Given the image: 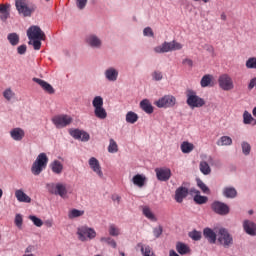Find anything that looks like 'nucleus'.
<instances>
[{
    "mask_svg": "<svg viewBox=\"0 0 256 256\" xmlns=\"http://www.w3.org/2000/svg\"><path fill=\"white\" fill-rule=\"evenodd\" d=\"M27 37L29 39L28 45H32L35 51L41 49V41H45V32L39 26H30L27 30Z\"/></svg>",
    "mask_w": 256,
    "mask_h": 256,
    "instance_id": "f257e3e1",
    "label": "nucleus"
},
{
    "mask_svg": "<svg viewBox=\"0 0 256 256\" xmlns=\"http://www.w3.org/2000/svg\"><path fill=\"white\" fill-rule=\"evenodd\" d=\"M48 163L49 157H47V154L45 152L40 153L32 164L31 173L35 176L41 175L47 169Z\"/></svg>",
    "mask_w": 256,
    "mask_h": 256,
    "instance_id": "f03ea898",
    "label": "nucleus"
},
{
    "mask_svg": "<svg viewBox=\"0 0 256 256\" xmlns=\"http://www.w3.org/2000/svg\"><path fill=\"white\" fill-rule=\"evenodd\" d=\"M186 98V103L190 109H200V107H204L205 105V99L199 97L193 89L186 91Z\"/></svg>",
    "mask_w": 256,
    "mask_h": 256,
    "instance_id": "7ed1b4c3",
    "label": "nucleus"
},
{
    "mask_svg": "<svg viewBox=\"0 0 256 256\" xmlns=\"http://www.w3.org/2000/svg\"><path fill=\"white\" fill-rule=\"evenodd\" d=\"M46 189L50 195H56L61 197V199H67V184L63 182L58 183H48L46 184Z\"/></svg>",
    "mask_w": 256,
    "mask_h": 256,
    "instance_id": "20e7f679",
    "label": "nucleus"
},
{
    "mask_svg": "<svg viewBox=\"0 0 256 256\" xmlns=\"http://www.w3.org/2000/svg\"><path fill=\"white\" fill-rule=\"evenodd\" d=\"M181 49H183V44L176 40H172L170 42L165 41L161 45L154 47V53H171L172 51H181Z\"/></svg>",
    "mask_w": 256,
    "mask_h": 256,
    "instance_id": "39448f33",
    "label": "nucleus"
},
{
    "mask_svg": "<svg viewBox=\"0 0 256 256\" xmlns=\"http://www.w3.org/2000/svg\"><path fill=\"white\" fill-rule=\"evenodd\" d=\"M217 242L221 247H224V249H229L230 247H233V235L229 233V230L227 228H219L218 230V238Z\"/></svg>",
    "mask_w": 256,
    "mask_h": 256,
    "instance_id": "423d86ee",
    "label": "nucleus"
},
{
    "mask_svg": "<svg viewBox=\"0 0 256 256\" xmlns=\"http://www.w3.org/2000/svg\"><path fill=\"white\" fill-rule=\"evenodd\" d=\"M76 235H78L79 241L85 243V241H93L97 237V232L94 228L87 225L79 226L77 228Z\"/></svg>",
    "mask_w": 256,
    "mask_h": 256,
    "instance_id": "0eeeda50",
    "label": "nucleus"
},
{
    "mask_svg": "<svg viewBox=\"0 0 256 256\" xmlns=\"http://www.w3.org/2000/svg\"><path fill=\"white\" fill-rule=\"evenodd\" d=\"M15 5L18 13L23 17H31L35 13V9H37V6L27 4V0H15Z\"/></svg>",
    "mask_w": 256,
    "mask_h": 256,
    "instance_id": "6e6552de",
    "label": "nucleus"
},
{
    "mask_svg": "<svg viewBox=\"0 0 256 256\" xmlns=\"http://www.w3.org/2000/svg\"><path fill=\"white\" fill-rule=\"evenodd\" d=\"M51 121L56 129H65V127H69L73 123V117L69 114H58Z\"/></svg>",
    "mask_w": 256,
    "mask_h": 256,
    "instance_id": "1a4fd4ad",
    "label": "nucleus"
},
{
    "mask_svg": "<svg viewBox=\"0 0 256 256\" xmlns=\"http://www.w3.org/2000/svg\"><path fill=\"white\" fill-rule=\"evenodd\" d=\"M154 105H156L158 109H172V107L177 105V98L171 94H167L159 98Z\"/></svg>",
    "mask_w": 256,
    "mask_h": 256,
    "instance_id": "9d476101",
    "label": "nucleus"
},
{
    "mask_svg": "<svg viewBox=\"0 0 256 256\" xmlns=\"http://www.w3.org/2000/svg\"><path fill=\"white\" fill-rule=\"evenodd\" d=\"M84 42L90 49H103V38L95 33L87 34Z\"/></svg>",
    "mask_w": 256,
    "mask_h": 256,
    "instance_id": "9b49d317",
    "label": "nucleus"
},
{
    "mask_svg": "<svg viewBox=\"0 0 256 256\" xmlns=\"http://www.w3.org/2000/svg\"><path fill=\"white\" fill-rule=\"evenodd\" d=\"M211 210L213 211V213H216V215H220L221 217H225L226 215H229V213H231V208L229 207V205L219 200L212 202Z\"/></svg>",
    "mask_w": 256,
    "mask_h": 256,
    "instance_id": "f8f14e48",
    "label": "nucleus"
},
{
    "mask_svg": "<svg viewBox=\"0 0 256 256\" xmlns=\"http://www.w3.org/2000/svg\"><path fill=\"white\" fill-rule=\"evenodd\" d=\"M218 84L222 91H231L235 89V85L233 84V78L229 76V74H222L218 78Z\"/></svg>",
    "mask_w": 256,
    "mask_h": 256,
    "instance_id": "ddd939ff",
    "label": "nucleus"
},
{
    "mask_svg": "<svg viewBox=\"0 0 256 256\" xmlns=\"http://www.w3.org/2000/svg\"><path fill=\"white\" fill-rule=\"evenodd\" d=\"M242 227L246 235H250V237H256V223L253 220H243Z\"/></svg>",
    "mask_w": 256,
    "mask_h": 256,
    "instance_id": "4468645a",
    "label": "nucleus"
},
{
    "mask_svg": "<svg viewBox=\"0 0 256 256\" xmlns=\"http://www.w3.org/2000/svg\"><path fill=\"white\" fill-rule=\"evenodd\" d=\"M104 78L109 83H115L119 79V70L113 66L104 70Z\"/></svg>",
    "mask_w": 256,
    "mask_h": 256,
    "instance_id": "2eb2a0df",
    "label": "nucleus"
},
{
    "mask_svg": "<svg viewBox=\"0 0 256 256\" xmlns=\"http://www.w3.org/2000/svg\"><path fill=\"white\" fill-rule=\"evenodd\" d=\"M69 134L78 141L87 142L91 139V136L85 130L71 129Z\"/></svg>",
    "mask_w": 256,
    "mask_h": 256,
    "instance_id": "dca6fc26",
    "label": "nucleus"
},
{
    "mask_svg": "<svg viewBox=\"0 0 256 256\" xmlns=\"http://www.w3.org/2000/svg\"><path fill=\"white\" fill-rule=\"evenodd\" d=\"M156 177L158 181H169L171 179V169L164 167V168H156L155 169Z\"/></svg>",
    "mask_w": 256,
    "mask_h": 256,
    "instance_id": "f3484780",
    "label": "nucleus"
},
{
    "mask_svg": "<svg viewBox=\"0 0 256 256\" xmlns=\"http://www.w3.org/2000/svg\"><path fill=\"white\" fill-rule=\"evenodd\" d=\"M187 197H189V188L180 186L175 190L174 199L176 203H182Z\"/></svg>",
    "mask_w": 256,
    "mask_h": 256,
    "instance_id": "a211bd4d",
    "label": "nucleus"
},
{
    "mask_svg": "<svg viewBox=\"0 0 256 256\" xmlns=\"http://www.w3.org/2000/svg\"><path fill=\"white\" fill-rule=\"evenodd\" d=\"M88 165L90 169H92V171L96 173L98 177H100V179H103V170H101V164L99 163V160H97V158L91 157L88 161Z\"/></svg>",
    "mask_w": 256,
    "mask_h": 256,
    "instance_id": "6ab92c4d",
    "label": "nucleus"
},
{
    "mask_svg": "<svg viewBox=\"0 0 256 256\" xmlns=\"http://www.w3.org/2000/svg\"><path fill=\"white\" fill-rule=\"evenodd\" d=\"M203 235L211 245H215L217 243L218 235L215 233V231H213V229L209 227L204 228Z\"/></svg>",
    "mask_w": 256,
    "mask_h": 256,
    "instance_id": "aec40b11",
    "label": "nucleus"
},
{
    "mask_svg": "<svg viewBox=\"0 0 256 256\" xmlns=\"http://www.w3.org/2000/svg\"><path fill=\"white\" fill-rule=\"evenodd\" d=\"M32 81L34 83H37V85H40L42 89L46 92L49 93V95H53L55 93V88L51 84H49L47 81L42 80L40 78H33Z\"/></svg>",
    "mask_w": 256,
    "mask_h": 256,
    "instance_id": "412c9836",
    "label": "nucleus"
},
{
    "mask_svg": "<svg viewBox=\"0 0 256 256\" xmlns=\"http://www.w3.org/2000/svg\"><path fill=\"white\" fill-rule=\"evenodd\" d=\"M191 193H194V197H193V201L194 203H196V205H205V203H207V201H209V197L207 196H202L201 195V191L192 188Z\"/></svg>",
    "mask_w": 256,
    "mask_h": 256,
    "instance_id": "4be33fe9",
    "label": "nucleus"
},
{
    "mask_svg": "<svg viewBox=\"0 0 256 256\" xmlns=\"http://www.w3.org/2000/svg\"><path fill=\"white\" fill-rule=\"evenodd\" d=\"M10 137L13 141H23V138L25 137V130L19 127L14 128L10 130Z\"/></svg>",
    "mask_w": 256,
    "mask_h": 256,
    "instance_id": "5701e85b",
    "label": "nucleus"
},
{
    "mask_svg": "<svg viewBox=\"0 0 256 256\" xmlns=\"http://www.w3.org/2000/svg\"><path fill=\"white\" fill-rule=\"evenodd\" d=\"M222 195L226 199H235L237 197V189L233 186H226L222 189Z\"/></svg>",
    "mask_w": 256,
    "mask_h": 256,
    "instance_id": "b1692460",
    "label": "nucleus"
},
{
    "mask_svg": "<svg viewBox=\"0 0 256 256\" xmlns=\"http://www.w3.org/2000/svg\"><path fill=\"white\" fill-rule=\"evenodd\" d=\"M15 197L19 203H31V197L24 193L22 189L15 191Z\"/></svg>",
    "mask_w": 256,
    "mask_h": 256,
    "instance_id": "393cba45",
    "label": "nucleus"
},
{
    "mask_svg": "<svg viewBox=\"0 0 256 256\" xmlns=\"http://www.w3.org/2000/svg\"><path fill=\"white\" fill-rule=\"evenodd\" d=\"M50 169L55 175H61L63 173V164L59 160H54L50 163Z\"/></svg>",
    "mask_w": 256,
    "mask_h": 256,
    "instance_id": "a878e982",
    "label": "nucleus"
},
{
    "mask_svg": "<svg viewBox=\"0 0 256 256\" xmlns=\"http://www.w3.org/2000/svg\"><path fill=\"white\" fill-rule=\"evenodd\" d=\"M146 181H147V177H145V175L143 174H136L132 178V183L136 185V187H140V188L145 186Z\"/></svg>",
    "mask_w": 256,
    "mask_h": 256,
    "instance_id": "bb28decb",
    "label": "nucleus"
},
{
    "mask_svg": "<svg viewBox=\"0 0 256 256\" xmlns=\"http://www.w3.org/2000/svg\"><path fill=\"white\" fill-rule=\"evenodd\" d=\"M137 247L140 248L143 256H155V252H153V248H151V246L138 243Z\"/></svg>",
    "mask_w": 256,
    "mask_h": 256,
    "instance_id": "cd10ccee",
    "label": "nucleus"
},
{
    "mask_svg": "<svg viewBox=\"0 0 256 256\" xmlns=\"http://www.w3.org/2000/svg\"><path fill=\"white\" fill-rule=\"evenodd\" d=\"M140 109L147 113L148 115H151L153 113V105L148 99H144L140 102Z\"/></svg>",
    "mask_w": 256,
    "mask_h": 256,
    "instance_id": "c85d7f7f",
    "label": "nucleus"
},
{
    "mask_svg": "<svg viewBox=\"0 0 256 256\" xmlns=\"http://www.w3.org/2000/svg\"><path fill=\"white\" fill-rule=\"evenodd\" d=\"M176 251L179 253V255H187V253L191 252V248H189L187 244L183 242H177Z\"/></svg>",
    "mask_w": 256,
    "mask_h": 256,
    "instance_id": "c756f323",
    "label": "nucleus"
},
{
    "mask_svg": "<svg viewBox=\"0 0 256 256\" xmlns=\"http://www.w3.org/2000/svg\"><path fill=\"white\" fill-rule=\"evenodd\" d=\"M7 39L9 41L10 45H12V47H17V45H19V41H20L19 34L15 33V32L9 33L7 35Z\"/></svg>",
    "mask_w": 256,
    "mask_h": 256,
    "instance_id": "7c9ffc66",
    "label": "nucleus"
},
{
    "mask_svg": "<svg viewBox=\"0 0 256 256\" xmlns=\"http://www.w3.org/2000/svg\"><path fill=\"white\" fill-rule=\"evenodd\" d=\"M139 121V115L133 111H129L126 114V123H130L131 125H134V123H137Z\"/></svg>",
    "mask_w": 256,
    "mask_h": 256,
    "instance_id": "2f4dec72",
    "label": "nucleus"
},
{
    "mask_svg": "<svg viewBox=\"0 0 256 256\" xmlns=\"http://www.w3.org/2000/svg\"><path fill=\"white\" fill-rule=\"evenodd\" d=\"M254 122V125H256V120L253 118V115L249 113V111L245 110L243 113V123L244 125H251Z\"/></svg>",
    "mask_w": 256,
    "mask_h": 256,
    "instance_id": "473e14b6",
    "label": "nucleus"
},
{
    "mask_svg": "<svg viewBox=\"0 0 256 256\" xmlns=\"http://www.w3.org/2000/svg\"><path fill=\"white\" fill-rule=\"evenodd\" d=\"M143 215L145 216L146 219H149L150 221L156 222L157 217H155V214L153 211H151V208L149 207H144L142 210Z\"/></svg>",
    "mask_w": 256,
    "mask_h": 256,
    "instance_id": "72a5a7b5",
    "label": "nucleus"
},
{
    "mask_svg": "<svg viewBox=\"0 0 256 256\" xmlns=\"http://www.w3.org/2000/svg\"><path fill=\"white\" fill-rule=\"evenodd\" d=\"M85 215V210L72 209L68 212L69 219H77V217H83Z\"/></svg>",
    "mask_w": 256,
    "mask_h": 256,
    "instance_id": "f704fd0d",
    "label": "nucleus"
},
{
    "mask_svg": "<svg viewBox=\"0 0 256 256\" xmlns=\"http://www.w3.org/2000/svg\"><path fill=\"white\" fill-rule=\"evenodd\" d=\"M94 115L97 119H107V110H105L103 106L94 108Z\"/></svg>",
    "mask_w": 256,
    "mask_h": 256,
    "instance_id": "c9c22d12",
    "label": "nucleus"
},
{
    "mask_svg": "<svg viewBox=\"0 0 256 256\" xmlns=\"http://www.w3.org/2000/svg\"><path fill=\"white\" fill-rule=\"evenodd\" d=\"M100 241L101 243H106V245H109V247H112V249H117V242L110 236L101 237Z\"/></svg>",
    "mask_w": 256,
    "mask_h": 256,
    "instance_id": "e433bc0d",
    "label": "nucleus"
},
{
    "mask_svg": "<svg viewBox=\"0 0 256 256\" xmlns=\"http://www.w3.org/2000/svg\"><path fill=\"white\" fill-rule=\"evenodd\" d=\"M180 149H181L182 153H191V151H193L195 149V146L193 145V143L184 141V142H182Z\"/></svg>",
    "mask_w": 256,
    "mask_h": 256,
    "instance_id": "4c0bfd02",
    "label": "nucleus"
},
{
    "mask_svg": "<svg viewBox=\"0 0 256 256\" xmlns=\"http://www.w3.org/2000/svg\"><path fill=\"white\" fill-rule=\"evenodd\" d=\"M108 233L110 237H119V235H121V229H119V227H117L115 224H110Z\"/></svg>",
    "mask_w": 256,
    "mask_h": 256,
    "instance_id": "58836bf2",
    "label": "nucleus"
},
{
    "mask_svg": "<svg viewBox=\"0 0 256 256\" xmlns=\"http://www.w3.org/2000/svg\"><path fill=\"white\" fill-rule=\"evenodd\" d=\"M199 169L203 175H211V167L209 166V163L201 161L199 164Z\"/></svg>",
    "mask_w": 256,
    "mask_h": 256,
    "instance_id": "ea45409f",
    "label": "nucleus"
},
{
    "mask_svg": "<svg viewBox=\"0 0 256 256\" xmlns=\"http://www.w3.org/2000/svg\"><path fill=\"white\" fill-rule=\"evenodd\" d=\"M196 183L197 187H199V189L202 190V193H205L206 195H209V193H211V190L207 187L203 180L197 178Z\"/></svg>",
    "mask_w": 256,
    "mask_h": 256,
    "instance_id": "a19ab883",
    "label": "nucleus"
},
{
    "mask_svg": "<svg viewBox=\"0 0 256 256\" xmlns=\"http://www.w3.org/2000/svg\"><path fill=\"white\" fill-rule=\"evenodd\" d=\"M211 81H213V76L206 74L202 77L201 81H200V85L201 87L205 88V87H209V85H211Z\"/></svg>",
    "mask_w": 256,
    "mask_h": 256,
    "instance_id": "79ce46f5",
    "label": "nucleus"
},
{
    "mask_svg": "<svg viewBox=\"0 0 256 256\" xmlns=\"http://www.w3.org/2000/svg\"><path fill=\"white\" fill-rule=\"evenodd\" d=\"M119 151V145H117V142L111 138L109 140V145H108V153H117Z\"/></svg>",
    "mask_w": 256,
    "mask_h": 256,
    "instance_id": "37998d69",
    "label": "nucleus"
},
{
    "mask_svg": "<svg viewBox=\"0 0 256 256\" xmlns=\"http://www.w3.org/2000/svg\"><path fill=\"white\" fill-rule=\"evenodd\" d=\"M217 145H220L222 147L233 145V139H231V137L229 136H222L220 140L217 142Z\"/></svg>",
    "mask_w": 256,
    "mask_h": 256,
    "instance_id": "c03bdc74",
    "label": "nucleus"
},
{
    "mask_svg": "<svg viewBox=\"0 0 256 256\" xmlns=\"http://www.w3.org/2000/svg\"><path fill=\"white\" fill-rule=\"evenodd\" d=\"M241 149H242L243 155H245L246 157L248 155H251V144H249V142L243 141L241 143Z\"/></svg>",
    "mask_w": 256,
    "mask_h": 256,
    "instance_id": "a18cd8bd",
    "label": "nucleus"
},
{
    "mask_svg": "<svg viewBox=\"0 0 256 256\" xmlns=\"http://www.w3.org/2000/svg\"><path fill=\"white\" fill-rule=\"evenodd\" d=\"M92 106L94 107V109L103 107V97L101 96L94 97V99L92 100Z\"/></svg>",
    "mask_w": 256,
    "mask_h": 256,
    "instance_id": "49530a36",
    "label": "nucleus"
},
{
    "mask_svg": "<svg viewBox=\"0 0 256 256\" xmlns=\"http://www.w3.org/2000/svg\"><path fill=\"white\" fill-rule=\"evenodd\" d=\"M188 235H189L190 239H192L193 241H201L202 234L200 231L193 230V231L189 232Z\"/></svg>",
    "mask_w": 256,
    "mask_h": 256,
    "instance_id": "de8ad7c7",
    "label": "nucleus"
},
{
    "mask_svg": "<svg viewBox=\"0 0 256 256\" xmlns=\"http://www.w3.org/2000/svg\"><path fill=\"white\" fill-rule=\"evenodd\" d=\"M152 81H163V72L155 70L151 74Z\"/></svg>",
    "mask_w": 256,
    "mask_h": 256,
    "instance_id": "09e8293b",
    "label": "nucleus"
},
{
    "mask_svg": "<svg viewBox=\"0 0 256 256\" xmlns=\"http://www.w3.org/2000/svg\"><path fill=\"white\" fill-rule=\"evenodd\" d=\"M245 65L247 69H256V57L248 58Z\"/></svg>",
    "mask_w": 256,
    "mask_h": 256,
    "instance_id": "8fccbe9b",
    "label": "nucleus"
},
{
    "mask_svg": "<svg viewBox=\"0 0 256 256\" xmlns=\"http://www.w3.org/2000/svg\"><path fill=\"white\" fill-rule=\"evenodd\" d=\"M29 219L36 227H43V220H41L37 216L30 215Z\"/></svg>",
    "mask_w": 256,
    "mask_h": 256,
    "instance_id": "3c124183",
    "label": "nucleus"
},
{
    "mask_svg": "<svg viewBox=\"0 0 256 256\" xmlns=\"http://www.w3.org/2000/svg\"><path fill=\"white\" fill-rule=\"evenodd\" d=\"M14 95L15 93H13V90H11V88H8L3 92V97L6 98L7 101H11Z\"/></svg>",
    "mask_w": 256,
    "mask_h": 256,
    "instance_id": "603ef678",
    "label": "nucleus"
},
{
    "mask_svg": "<svg viewBox=\"0 0 256 256\" xmlns=\"http://www.w3.org/2000/svg\"><path fill=\"white\" fill-rule=\"evenodd\" d=\"M89 0H76V7L80 11H83L87 7V3Z\"/></svg>",
    "mask_w": 256,
    "mask_h": 256,
    "instance_id": "864d4df0",
    "label": "nucleus"
},
{
    "mask_svg": "<svg viewBox=\"0 0 256 256\" xmlns=\"http://www.w3.org/2000/svg\"><path fill=\"white\" fill-rule=\"evenodd\" d=\"M14 223L16 227L21 229V227H23V216L21 214H16Z\"/></svg>",
    "mask_w": 256,
    "mask_h": 256,
    "instance_id": "5fc2aeb1",
    "label": "nucleus"
},
{
    "mask_svg": "<svg viewBox=\"0 0 256 256\" xmlns=\"http://www.w3.org/2000/svg\"><path fill=\"white\" fill-rule=\"evenodd\" d=\"M153 235L156 237V239H159V237L163 235V226L153 228Z\"/></svg>",
    "mask_w": 256,
    "mask_h": 256,
    "instance_id": "6e6d98bb",
    "label": "nucleus"
},
{
    "mask_svg": "<svg viewBox=\"0 0 256 256\" xmlns=\"http://www.w3.org/2000/svg\"><path fill=\"white\" fill-rule=\"evenodd\" d=\"M144 37H155V33L151 27H146L143 30Z\"/></svg>",
    "mask_w": 256,
    "mask_h": 256,
    "instance_id": "4d7b16f0",
    "label": "nucleus"
},
{
    "mask_svg": "<svg viewBox=\"0 0 256 256\" xmlns=\"http://www.w3.org/2000/svg\"><path fill=\"white\" fill-rule=\"evenodd\" d=\"M17 53H18V55H25V53H27V45L22 44V45L18 46Z\"/></svg>",
    "mask_w": 256,
    "mask_h": 256,
    "instance_id": "13d9d810",
    "label": "nucleus"
},
{
    "mask_svg": "<svg viewBox=\"0 0 256 256\" xmlns=\"http://www.w3.org/2000/svg\"><path fill=\"white\" fill-rule=\"evenodd\" d=\"M0 19L1 21H7V19H9V10L6 12H2L0 15Z\"/></svg>",
    "mask_w": 256,
    "mask_h": 256,
    "instance_id": "bf43d9fd",
    "label": "nucleus"
},
{
    "mask_svg": "<svg viewBox=\"0 0 256 256\" xmlns=\"http://www.w3.org/2000/svg\"><path fill=\"white\" fill-rule=\"evenodd\" d=\"M182 64L183 65H188V67H193V60L189 59V58H185L183 61H182Z\"/></svg>",
    "mask_w": 256,
    "mask_h": 256,
    "instance_id": "052dcab7",
    "label": "nucleus"
},
{
    "mask_svg": "<svg viewBox=\"0 0 256 256\" xmlns=\"http://www.w3.org/2000/svg\"><path fill=\"white\" fill-rule=\"evenodd\" d=\"M112 201H116L117 203H121V196L114 194L112 195Z\"/></svg>",
    "mask_w": 256,
    "mask_h": 256,
    "instance_id": "680f3d73",
    "label": "nucleus"
},
{
    "mask_svg": "<svg viewBox=\"0 0 256 256\" xmlns=\"http://www.w3.org/2000/svg\"><path fill=\"white\" fill-rule=\"evenodd\" d=\"M9 11L7 5L0 4V13H5Z\"/></svg>",
    "mask_w": 256,
    "mask_h": 256,
    "instance_id": "e2e57ef3",
    "label": "nucleus"
},
{
    "mask_svg": "<svg viewBox=\"0 0 256 256\" xmlns=\"http://www.w3.org/2000/svg\"><path fill=\"white\" fill-rule=\"evenodd\" d=\"M252 115H253V117H256V106L252 110Z\"/></svg>",
    "mask_w": 256,
    "mask_h": 256,
    "instance_id": "0e129e2a",
    "label": "nucleus"
},
{
    "mask_svg": "<svg viewBox=\"0 0 256 256\" xmlns=\"http://www.w3.org/2000/svg\"><path fill=\"white\" fill-rule=\"evenodd\" d=\"M221 19H222V21H225L227 19V15L221 14Z\"/></svg>",
    "mask_w": 256,
    "mask_h": 256,
    "instance_id": "69168bd1",
    "label": "nucleus"
},
{
    "mask_svg": "<svg viewBox=\"0 0 256 256\" xmlns=\"http://www.w3.org/2000/svg\"><path fill=\"white\" fill-rule=\"evenodd\" d=\"M253 213H254L253 210H249V211H248V214H250V215H253Z\"/></svg>",
    "mask_w": 256,
    "mask_h": 256,
    "instance_id": "338daca9",
    "label": "nucleus"
},
{
    "mask_svg": "<svg viewBox=\"0 0 256 256\" xmlns=\"http://www.w3.org/2000/svg\"><path fill=\"white\" fill-rule=\"evenodd\" d=\"M22 256H34L33 254H24Z\"/></svg>",
    "mask_w": 256,
    "mask_h": 256,
    "instance_id": "774afa93",
    "label": "nucleus"
}]
</instances>
